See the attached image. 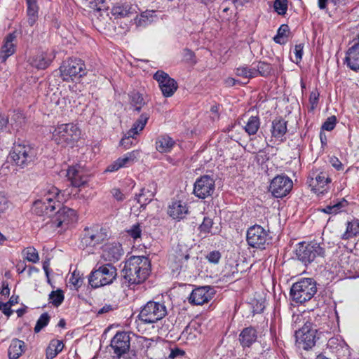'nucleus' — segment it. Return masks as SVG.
I'll return each mask as SVG.
<instances>
[{"mask_svg":"<svg viewBox=\"0 0 359 359\" xmlns=\"http://www.w3.org/2000/svg\"><path fill=\"white\" fill-rule=\"evenodd\" d=\"M208 260L213 264H217L221 258V254L219 251H212L207 255Z\"/></svg>","mask_w":359,"mask_h":359,"instance_id":"nucleus-59","label":"nucleus"},{"mask_svg":"<svg viewBox=\"0 0 359 359\" xmlns=\"http://www.w3.org/2000/svg\"><path fill=\"white\" fill-rule=\"evenodd\" d=\"M149 116V113H142L128 130L129 135H137L144 128Z\"/></svg>","mask_w":359,"mask_h":359,"instance_id":"nucleus-37","label":"nucleus"},{"mask_svg":"<svg viewBox=\"0 0 359 359\" xmlns=\"http://www.w3.org/2000/svg\"><path fill=\"white\" fill-rule=\"evenodd\" d=\"M129 236L133 239L136 240L140 238L142 234V229L139 224H133L130 229L127 231Z\"/></svg>","mask_w":359,"mask_h":359,"instance_id":"nucleus-54","label":"nucleus"},{"mask_svg":"<svg viewBox=\"0 0 359 359\" xmlns=\"http://www.w3.org/2000/svg\"><path fill=\"white\" fill-rule=\"evenodd\" d=\"M316 292V282L313 278H304L292 285L290 294L294 302L304 304L311 299Z\"/></svg>","mask_w":359,"mask_h":359,"instance_id":"nucleus-5","label":"nucleus"},{"mask_svg":"<svg viewBox=\"0 0 359 359\" xmlns=\"http://www.w3.org/2000/svg\"><path fill=\"white\" fill-rule=\"evenodd\" d=\"M327 346L332 353L336 355L337 359H348L351 355L348 344L340 337L330 338Z\"/></svg>","mask_w":359,"mask_h":359,"instance_id":"nucleus-22","label":"nucleus"},{"mask_svg":"<svg viewBox=\"0 0 359 359\" xmlns=\"http://www.w3.org/2000/svg\"><path fill=\"white\" fill-rule=\"evenodd\" d=\"M184 354L185 352L183 350L179 348H175L173 349H171L169 357L172 359H175L177 358L182 357Z\"/></svg>","mask_w":359,"mask_h":359,"instance_id":"nucleus-61","label":"nucleus"},{"mask_svg":"<svg viewBox=\"0 0 359 359\" xmlns=\"http://www.w3.org/2000/svg\"><path fill=\"white\" fill-rule=\"evenodd\" d=\"M319 96L320 93L316 89L311 93L309 96V103L311 106V109H314L316 107L318 103Z\"/></svg>","mask_w":359,"mask_h":359,"instance_id":"nucleus-57","label":"nucleus"},{"mask_svg":"<svg viewBox=\"0 0 359 359\" xmlns=\"http://www.w3.org/2000/svg\"><path fill=\"white\" fill-rule=\"evenodd\" d=\"M137 6L130 2H120L114 5L111 8V14L116 18H123L137 13Z\"/></svg>","mask_w":359,"mask_h":359,"instance_id":"nucleus-29","label":"nucleus"},{"mask_svg":"<svg viewBox=\"0 0 359 359\" xmlns=\"http://www.w3.org/2000/svg\"><path fill=\"white\" fill-rule=\"evenodd\" d=\"M292 181L286 175H277L271 182L269 191L276 198L287 196L292 188Z\"/></svg>","mask_w":359,"mask_h":359,"instance_id":"nucleus-15","label":"nucleus"},{"mask_svg":"<svg viewBox=\"0 0 359 359\" xmlns=\"http://www.w3.org/2000/svg\"><path fill=\"white\" fill-rule=\"evenodd\" d=\"M111 194L113 197L118 201H123L125 199L124 194L121 192L119 189L114 188L111 190Z\"/></svg>","mask_w":359,"mask_h":359,"instance_id":"nucleus-62","label":"nucleus"},{"mask_svg":"<svg viewBox=\"0 0 359 359\" xmlns=\"http://www.w3.org/2000/svg\"><path fill=\"white\" fill-rule=\"evenodd\" d=\"M214 294V289L210 286L198 287L191 292L189 302L192 305H203L211 300Z\"/></svg>","mask_w":359,"mask_h":359,"instance_id":"nucleus-21","label":"nucleus"},{"mask_svg":"<svg viewBox=\"0 0 359 359\" xmlns=\"http://www.w3.org/2000/svg\"><path fill=\"white\" fill-rule=\"evenodd\" d=\"M260 121L258 116H252L249 118L244 127L245 132L249 135H255L259 128Z\"/></svg>","mask_w":359,"mask_h":359,"instance_id":"nucleus-42","label":"nucleus"},{"mask_svg":"<svg viewBox=\"0 0 359 359\" xmlns=\"http://www.w3.org/2000/svg\"><path fill=\"white\" fill-rule=\"evenodd\" d=\"M288 31V26L287 25H282L278 29V34L274 37V41L277 43H282L280 39L285 36L286 32Z\"/></svg>","mask_w":359,"mask_h":359,"instance_id":"nucleus-56","label":"nucleus"},{"mask_svg":"<svg viewBox=\"0 0 359 359\" xmlns=\"http://www.w3.org/2000/svg\"><path fill=\"white\" fill-rule=\"evenodd\" d=\"M140 151L139 150H133L128 152L123 156L118 158V161L122 168L129 167L136 162L140 158Z\"/></svg>","mask_w":359,"mask_h":359,"instance_id":"nucleus-40","label":"nucleus"},{"mask_svg":"<svg viewBox=\"0 0 359 359\" xmlns=\"http://www.w3.org/2000/svg\"><path fill=\"white\" fill-rule=\"evenodd\" d=\"M83 280L79 276V273L73 272L69 280V283L72 285L75 288H79L82 285Z\"/></svg>","mask_w":359,"mask_h":359,"instance_id":"nucleus-55","label":"nucleus"},{"mask_svg":"<svg viewBox=\"0 0 359 359\" xmlns=\"http://www.w3.org/2000/svg\"><path fill=\"white\" fill-rule=\"evenodd\" d=\"M297 334L299 338V343L302 344V348L304 350L311 349L315 346L316 339L320 338V335L313 329L309 322L305 323Z\"/></svg>","mask_w":359,"mask_h":359,"instance_id":"nucleus-19","label":"nucleus"},{"mask_svg":"<svg viewBox=\"0 0 359 359\" xmlns=\"http://www.w3.org/2000/svg\"><path fill=\"white\" fill-rule=\"evenodd\" d=\"M16 32H13L5 37L4 45L1 46V62H4L8 57L14 54L16 50Z\"/></svg>","mask_w":359,"mask_h":359,"instance_id":"nucleus-27","label":"nucleus"},{"mask_svg":"<svg viewBox=\"0 0 359 359\" xmlns=\"http://www.w3.org/2000/svg\"><path fill=\"white\" fill-rule=\"evenodd\" d=\"M215 189V182L209 175H203L198 178L194 184L193 194L198 198L205 199L212 196Z\"/></svg>","mask_w":359,"mask_h":359,"instance_id":"nucleus-14","label":"nucleus"},{"mask_svg":"<svg viewBox=\"0 0 359 359\" xmlns=\"http://www.w3.org/2000/svg\"><path fill=\"white\" fill-rule=\"evenodd\" d=\"M64 348L62 341L58 339H53L50 341L46 351L47 359H53L58 353H60Z\"/></svg>","mask_w":359,"mask_h":359,"instance_id":"nucleus-38","label":"nucleus"},{"mask_svg":"<svg viewBox=\"0 0 359 359\" xmlns=\"http://www.w3.org/2000/svg\"><path fill=\"white\" fill-rule=\"evenodd\" d=\"M188 213L189 207L185 202L182 201H173L168 205V214L174 219H182Z\"/></svg>","mask_w":359,"mask_h":359,"instance_id":"nucleus-26","label":"nucleus"},{"mask_svg":"<svg viewBox=\"0 0 359 359\" xmlns=\"http://www.w3.org/2000/svg\"><path fill=\"white\" fill-rule=\"evenodd\" d=\"M60 72L63 81H70L85 76L86 68L81 59L71 58L62 63L60 67Z\"/></svg>","mask_w":359,"mask_h":359,"instance_id":"nucleus-10","label":"nucleus"},{"mask_svg":"<svg viewBox=\"0 0 359 359\" xmlns=\"http://www.w3.org/2000/svg\"><path fill=\"white\" fill-rule=\"evenodd\" d=\"M167 315L163 303L149 301L144 305L139 313V319L146 324H151L161 320Z\"/></svg>","mask_w":359,"mask_h":359,"instance_id":"nucleus-9","label":"nucleus"},{"mask_svg":"<svg viewBox=\"0 0 359 359\" xmlns=\"http://www.w3.org/2000/svg\"><path fill=\"white\" fill-rule=\"evenodd\" d=\"M1 312L8 318L13 314V310H12L11 306L6 303L1 302Z\"/></svg>","mask_w":359,"mask_h":359,"instance_id":"nucleus-64","label":"nucleus"},{"mask_svg":"<svg viewBox=\"0 0 359 359\" xmlns=\"http://www.w3.org/2000/svg\"><path fill=\"white\" fill-rule=\"evenodd\" d=\"M50 303L55 306H59L64 301V294L61 290L52 291L49 294Z\"/></svg>","mask_w":359,"mask_h":359,"instance_id":"nucleus-47","label":"nucleus"},{"mask_svg":"<svg viewBox=\"0 0 359 359\" xmlns=\"http://www.w3.org/2000/svg\"><path fill=\"white\" fill-rule=\"evenodd\" d=\"M255 77L260 76L263 77L269 76L272 72L271 65L265 62H259L255 67Z\"/></svg>","mask_w":359,"mask_h":359,"instance_id":"nucleus-43","label":"nucleus"},{"mask_svg":"<svg viewBox=\"0 0 359 359\" xmlns=\"http://www.w3.org/2000/svg\"><path fill=\"white\" fill-rule=\"evenodd\" d=\"M154 196L155 193L151 189L142 188L140 192L135 195V200L140 205L141 208H144L152 201Z\"/></svg>","mask_w":359,"mask_h":359,"instance_id":"nucleus-36","label":"nucleus"},{"mask_svg":"<svg viewBox=\"0 0 359 359\" xmlns=\"http://www.w3.org/2000/svg\"><path fill=\"white\" fill-rule=\"evenodd\" d=\"M154 79L157 81L162 94L165 97H171L177 89V83L174 79L163 71H157Z\"/></svg>","mask_w":359,"mask_h":359,"instance_id":"nucleus-17","label":"nucleus"},{"mask_svg":"<svg viewBox=\"0 0 359 359\" xmlns=\"http://www.w3.org/2000/svg\"><path fill=\"white\" fill-rule=\"evenodd\" d=\"M25 342L18 339L12 340L8 350V355L10 359H18L25 351Z\"/></svg>","mask_w":359,"mask_h":359,"instance_id":"nucleus-35","label":"nucleus"},{"mask_svg":"<svg viewBox=\"0 0 359 359\" xmlns=\"http://www.w3.org/2000/svg\"><path fill=\"white\" fill-rule=\"evenodd\" d=\"M330 163L332 167H334L337 170H343V164L339 161V159L336 156H332L330 158Z\"/></svg>","mask_w":359,"mask_h":359,"instance_id":"nucleus-60","label":"nucleus"},{"mask_svg":"<svg viewBox=\"0 0 359 359\" xmlns=\"http://www.w3.org/2000/svg\"><path fill=\"white\" fill-rule=\"evenodd\" d=\"M6 122L10 123L13 127L18 128L24 123L23 114L19 111H14L10 119H6Z\"/></svg>","mask_w":359,"mask_h":359,"instance_id":"nucleus-48","label":"nucleus"},{"mask_svg":"<svg viewBox=\"0 0 359 359\" xmlns=\"http://www.w3.org/2000/svg\"><path fill=\"white\" fill-rule=\"evenodd\" d=\"M121 168H122V166L121 165V163H120L118 159H116L114 162H113L111 164H110L107 168L106 171L110 172H115Z\"/></svg>","mask_w":359,"mask_h":359,"instance_id":"nucleus-63","label":"nucleus"},{"mask_svg":"<svg viewBox=\"0 0 359 359\" xmlns=\"http://www.w3.org/2000/svg\"><path fill=\"white\" fill-rule=\"evenodd\" d=\"M24 258L29 262L37 263L39 256L37 250L34 247H28L22 250Z\"/></svg>","mask_w":359,"mask_h":359,"instance_id":"nucleus-44","label":"nucleus"},{"mask_svg":"<svg viewBox=\"0 0 359 359\" xmlns=\"http://www.w3.org/2000/svg\"><path fill=\"white\" fill-rule=\"evenodd\" d=\"M122 273L129 285L140 284L150 273V262L144 256H132L125 262Z\"/></svg>","mask_w":359,"mask_h":359,"instance_id":"nucleus-1","label":"nucleus"},{"mask_svg":"<svg viewBox=\"0 0 359 359\" xmlns=\"http://www.w3.org/2000/svg\"><path fill=\"white\" fill-rule=\"evenodd\" d=\"M287 130V121L283 118H276L272 121L271 135L276 140L283 141Z\"/></svg>","mask_w":359,"mask_h":359,"instance_id":"nucleus-30","label":"nucleus"},{"mask_svg":"<svg viewBox=\"0 0 359 359\" xmlns=\"http://www.w3.org/2000/svg\"><path fill=\"white\" fill-rule=\"evenodd\" d=\"M36 158V148L25 142H14L7 157L8 160L21 168L33 164Z\"/></svg>","mask_w":359,"mask_h":359,"instance_id":"nucleus-2","label":"nucleus"},{"mask_svg":"<svg viewBox=\"0 0 359 359\" xmlns=\"http://www.w3.org/2000/svg\"><path fill=\"white\" fill-rule=\"evenodd\" d=\"M149 22L150 20L147 12L142 13L140 16H137L135 18V24L137 27H144L147 25Z\"/></svg>","mask_w":359,"mask_h":359,"instance_id":"nucleus-53","label":"nucleus"},{"mask_svg":"<svg viewBox=\"0 0 359 359\" xmlns=\"http://www.w3.org/2000/svg\"><path fill=\"white\" fill-rule=\"evenodd\" d=\"M123 255L121 245L119 243L106 244L103 249V257L109 262L118 261Z\"/></svg>","mask_w":359,"mask_h":359,"instance_id":"nucleus-28","label":"nucleus"},{"mask_svg":"<svg viewBox=\"0 0 359 359\" xmlns=\"http://www.w3.org/2000/svg\"><path fill=\"white\" fill-rule=\"evenodd\" d=\"M246 241L250 247L263 250L270 243L271 237L269 231H266L262 226L255 224L248 229Z\"/></svg>","mask_w":359,"mask_h":359,"instance_id":"nucleus-11","label":"nucleus"},{"mask_svg":"<svg viewBox=\"0 0 359 359\" xmlns=\"http://www.w3.org/2000/svg\"><path fill=\"white\" fill-rule=\"evenodd\" d=\"M55 57V52L53 50L41 51L30 59V65L38 69H46Z\"/></svg>","mask_w":359,"mask_h":359,"instance_id":"nucleus-24","label":"nucleus"},{"mask_svg":"<svg viewBox=\"0 0 359 359\" xmlns=\"http://www.w3.org/2000/svg\"><path fill=\"white\" fill-rule=\"evenodd\" d=\"M60 193V191L57 187H50L43 198L34 202L33 212L39 216L50 217L51 213L61 206Z\"/></svg>","mask_w":359,"mask_h":359,"instance_id":"nucleus-3","label":"nucleus"},{"mask_svg":"<svg viewBox=\"0 0 359 359\" xmlns=\"http://www.w3.org/2000/svg\"><path fill=\"white\" fill-rule=\"evenodd\" d=\"M213 225V221L212 219L208 217L203 218L202 224L199 226L198 229L200 233L204 234L205 236L208 233H210Z\"/></svg>","mask_w":359,"mask_h":359,"instance_id":"nucleus-49","label":"nucleus"},{"mask_svg":"<svg viewBox=\"0 0 359 359\" xmlns=\"http://www.w3.org/2000/svg\"><path fill=\"white\" fill-rule=\"evenodd\" d=\"M81 130L74 123L58 125L53 132V140L62 147H72L80 138Z\"/></svg>","mask_w":359,"mask_h":359,"instance_id":"nucleus-4","label":"nucleus"},{"mask_svg":"<svg viewBox=\"0 0 359 359\" xmlns=\"http://www.w3.org/2000/svg\"><path fill=\"white\" fill-rule=\"evenodd\" d=\"M349 203L345 198H341L336 201L330 203V205L323 208L320 209V211L328 215H337L339 213L345 212Z\"/></svg>","mask_w":359,"mask_h":359,"instance_id":"nucleus-31","label":"nucleus"},{"mask_svg":"<svg viewBox=\"0 0 359 359\" xmlns=\"http://www.w3.org/2000/svg\"><path fill=\"white\" fill-rule=\"evenodd\" d=\"M129 98L130 104L134 108V110L140 112L145 104L142 95L139 92L133 91L129 94Z\"/></svg>","mask_w":359,"mask_h":359,"instance_id":"nucleus-41","label":"nucleus"},{"mask_svg":"<svg viewBox=\"0 0 359 359\" xmlns=\"http://www.w3.org/2000/svg\"><path fill=\"white\" fill-rule=\"evenodd\" d=\"M107 237L102 228L94 226L86 228L83 231L81 244L83 248L94 247L103 242Z\"/></svg>","mask_w":359,"mask_h":359,"instance_id":"nucleus-16","label":"nucleus"},{"mask_svg":"<svg viewBox=\"0 0 359 359\" xmlns=\"http://www.w3.org/2000/svg\"><path fill=\"white\" fill-rule=\"evenodd\" d=\"M169 256V262L173 271L186 270L190 259L189 249L187 245L178 244Z\"/></svg>","mask_w":359,"mask_h":359,"instance_id":"nucleus-13","label":"nucleus"},{"mask_svg":"<svg viewBox=\"0 0 359 359\" xmlns=\"http://www.w3.org/2000/svg\"><path fill=\"white\" fill-rule=\"evenodd\" d=\"M313 329L318 334H330L337 330V324L334 318L327 315H322L315 318L313 323H311Z\"/></svg>","mask_w":359,"mask_h":359,"instance_id":"nucleus-18","label":"nucleus"},{"mask_svg":"<svg viewBox=\"0 0 359 359\" xmlns=\"http://www.w3.org/2000/svg\"><path fill=\"white\" fill-rule=\"evenodd\" d=\"M27 4V21L29 27H33L38 20L39 7L36 0H26Z\"/></svg>","mask_w":359,"mask_h":359,"instance_id":"nucleus-33","label":"nucleus"},{"mask_svg":"<svg viewBox=\"0 0 359 359\" xmlns=\"http://www.w3.org/2000/svg\"><path fill=\"white\" fill-rule=\"evenodd\" d=\"M352 43L346 52L344 64L351 70L359 72V34L353 39Z\"/></svg>","mask_w":359,"mask_h":359,"instance_id":"nucleus-23","label":"nucleus"},{"mask_svg":"<svg viewBox=\"0 0 359 359\" xmlns=\"http://www.w3.org/2000/svg\"><path fill=\"white\" fill-rule=\"evenodd\" d=\"M306 183L313 193L323 195L329 190L332 179L327 171L313 168L308 175Z\"/></svg>","mask_w":359,"mask_h":359,"instance_id":"nucleus-8","label":"nucleus"},{"mask_svg":"<svg viewBox=\"0 0 359 359\" xmlns=\"http://www.w3.org/2000/svg\"><path fill=\"white\" fill-rule=\"evenodd\" d=\"M257 338V330L251 326L244 328L239 334V341L243 347H250Z\"/></svg>","mask_w":359,"mask_h":359,"instance_id":"nucleus-32","label":"nucleus"},{"mask_svg":"<svg viewBox=\"0 0 359 359\" xmlns=\"http://www.w3.org/2000/svg\"><path fill=\"white\" fill-rule=\"evenodd\" d=\"M359 233V220L353 219L346 223V231L341 236L343 240H348Z\"/></svg>","mask_w":359,"mask_h":359,"instance_id":"nucleus-39","label":"nucleus"},{"mask_svg":"<svg viewBox=\"0 0 359 359\" xmlns=\"http://www.w3.org/2000/svg\"><path fill=\"white\" fill-rule=\"evenodd\" d=\"M48 217L50 219L46 222V224H50L51 228L61 227L66 229L69 224L76 220V213L74 210L63 206L60 207L55 215H53L52 212L50 217Z\"/></svg>","mask_w":359,"mask_h":359,"instance_id":"nucleus-12","label":"nucleus"},{"mask_svg":"<svg viewBox=\"0 0 359 359\" xmlns=\"http://www.w3.org/2000/svg\"><path fill=\"white\" fill-rule=\"evenodd\" d=\"M67 177L75 187H81L88 181V176L84 173L80 166L69 167L67 171Z\"/></svg>","mask_w":359,"mask_h":359,"instance_id":"nucleus-25","label":"nucleus"},{"mask_svg":"<svg viewBox=\"0 0 359 359\" xmlns=\"http://www.w3.org/2000/svg\"><path fill=\"white\" fill-rule=\"evenodd\" d=\"M175 144V142L170 136L161 135L156 140V149L160 153H168L172 150Z\"/></svg>","mask_w":359,"mask_h":359,"instance_id":"nucleus-34","label":"nucleus"},{"mask_svg":"<svg viewBox=\"0 0 359 359\" xmlns=\"http://www.w3.org/2000/svg\"><path fill=\"white\" fill-rule=\"evenodd\" d=\"M136 135H129L128 131L125 134L124 137L121 140L120 144L125 149H129L135 141Z\"/></svg>","mask_w":359,"mask_h":359,"instance_id":"nucleus-52","label":"nucleus"},{"mask_svg":"<svg viewBox=\"0 0 359 359\" xmlns=\"http://www.w3.org/2000/svg\"><path fill=\"white\" fill-rule=\"evenodd\" d=\"M116 276V269L113 265L97 264L88 276V283L93 288H98L111 284Z\"/></svg>","mask_w":359,"mask_h":359,"instance_id":"nucleus-6","label":"nucleus"},{"mask_svg":"<svg viewBox=\"0 0 359 359\" xmlns=\"http://www.w3.org/2000/svg\"><path fill=\"white\" fill-rule=\"evenodd\" d=\"M50 316L48 313H42L36 321L34 327V332H39L43 328L48 325L50 321Z\"/></svg>","mask_w":359,"mask_h":359,"instance_id":"nucleus-46","label":"nucleus"},{"mask_svg":"<svg viewBox=\"0 0 359 359\" xmlns=\"http://www.w3.org/2000/svg\"><path fill=\"white\" fill-rule=\"evenodd\" d=\"M236 74L238 76L252 79L255 77V67L250 68L247 66L239 67L236 69Z\"/></svg>","mask_w":359,"mask_h":359,"instance_id":"nucleus-45","label":"nucleus"},{"mask_svg":"<svg viewBox=\"0 0 359 359\" xmlns=\"http://www.w3.org/2000/svg\"><path fill=\"white\" fill-rule=\"evenodd\" d=\"M273 8L278 15H284L287 11V0H275Z\"/></svg>","mask_w":359,"mask_h":359,"instance_id":"nucleus-50","label":"nucleus"},{"mask_svg":"<svg viewBox=\"0 0 359 359\" xmlns=\"http://www.w3.org/2000/svg\"><path fill=\"white\" fill-rule=\"evenodd\" d=\"M304 44L299 43L294 46V53L295 55L296 63L301 62L303 56Z\"/></svg>","mask_w":359,"mask_h":359,"instance_id":"nucleus-58","label":"nucleus"},{"mask_svg":"<svg viewBox=\"0 0 359 359\" xmlns=\"http://www.w3.org/2000/svg\"><path fill=\"white\" fill-rule=\"evenodd\" d=\"M111 347L118 358L126 353L130 347V334L126 332H118L111 340Z\"/></svg>","mask_w":359,"mask_h":359,"instance_id":"nucleus-20","label":"nucleus"},{"mask_svg":"<svg viewBox=\"0 0 359 359\" xmlns=\"http://www.w3.org/2000/svg\"><path fill=\"white\" fill-rule=\"evenodd\" d=\"M337 124V118L335 116H331L328 117L326 121L322 125L321 129L323 130L331 131L332 130Z\"/></svg>","mask_w":359,"mask_h":359,"instance_id":"nucleus-51","label":"nucleus"},{"mask_svg":"<svg viewBox=\"0 0 359 359\" xmlns=\"http://www.w3.org/2000/svg\"><path fill=\"white\" fill-rule=\"evenodd\" d=\"M322 245H324V243L315 241L310 243H300L296 249V256L305 265L311 264L316 258L324 257L325 251Z\"/></svg>","mask_w":359,"mask_h":359,"instance_id":"nucleus-7","label":"nucleus"}]
</instances>
